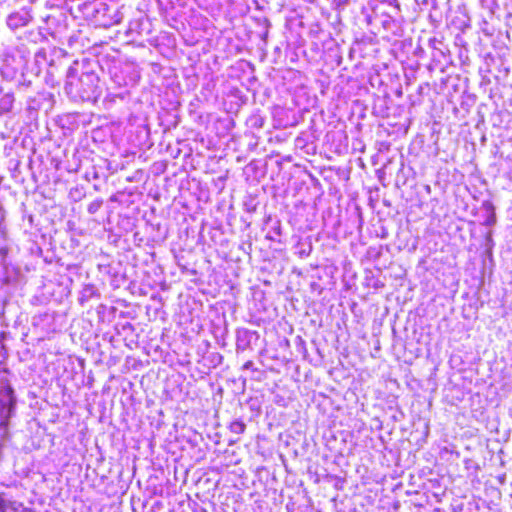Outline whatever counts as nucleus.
Segmentation results:
<instances>
[{"instance_id":"f257e3e1","label":"nucleus","mask_w":512,"mask_h":512,"mask_svg":"<svg viewBox=\"0 0 512 512\" xmlns=\"http://www.w3.org/2000/svg\"><path fill=\"white\" fill-rule=\"evenodd\" d=\"M66 78L65 91L71 98L82 101L96 98L99 78L94 72L78 76L76 68L69 67Z\"/></svg>"},{"instance_id":"20e7f679","label":"nucleus","mask_w":512,"mask_h":512,"mask_svg":"<svg viewBox=\"0 0 512 512\" xmlns=\"http://www.w3.org/2000/svg\"><path fill=\"white\" fill-rule=\"evenodd\" d=\"M1 103L5 106L7 110H9L13 103V97L9 94H6L2 99Z\"/></svg>"},{"instance_id":"7ed1b4c3","label":"nucleus","mask_w":512,"mask_h":512,"mask_svg":"<svg viewBox=\"0 0 512 512\" xmlns=\"http://www.w3.org/2000/svg\"><path fill=\"white\" fill-rule=\"evenodd\" d=\"M229 429L232 433L242 434L246 429V425L242 421L236 420L230 424Z\"/></svg>"},{"instance_id":"39448f33","label":"nucleus","mask_w":512,"mask_h":512,"mask_svg":"<svg viewBox=\"0 0 512 512\" xmlns=\"http://www.w3.org/2000/svg\"><path fill=\"white\" fill-rule=\"evenodd\" d=\"M252 362L251 361H248L244 364V368H250L252 366Z\"/></svg>"},{"instance_id":"f03ea898","label":"nucleus","mask_w":512,"mask_h":512,"mask_svg":"<svg viewBox=\"0 0 512 512\" xmlns=\"http://www.w3.org/2000/svg\"><path fill=\"white\" fill-rule=\"evenodd\" d=\"M13 391L10 389L8 391V410H7V414L5 416V419L1 421L0 425L1 426H6L7 425V419L11 416L12 412H13V409L15 407V400L13 398Z\"/></svg>"}]
</instances>
